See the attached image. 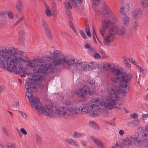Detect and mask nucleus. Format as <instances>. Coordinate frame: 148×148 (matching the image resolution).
<instances>
[{
    "instance_id": "obj_39",
    "label": "nucleus",
    "mask_w": 148,
    "mask_h": 148,
    "mask_svg": "<svg viewBox=\"0 0 148 148\" xmlns=\"http://www.w3.org/2000/svg\"><path fill=\"white\" fill-rule=\"evenodd\" d=\"M79 33L83 38L86 39L87 38V37L85 35L84 32L83 30H80Z\"/></svg>"
},
{
    "instance_id": "obj_6",
    "label": "nucleus",
    "mask_w": 148,
    "mask_h": 148,
    "mask_svg": "<svg viewBox=\"0 0 148 148\" xmlns=\"http://www.w3.org/2000/svg\"><path fill=\"white\" fill-rule=\"evenodd\" d=\"M50 53L51 54V56H47V57L52 60V62L54 65H52L54 68V65H59L63 64L65 65L67 60L65 57L62 56V55L61 51L55 50L53 52H51Z\"/></svg>"
},
{
    "instance_id": "obj_38",
    "label": "nucleus",
    "mask_w": 148,
    "mask_h": 148,
    "mask_svg": "<svg viewBox=\"0 0 148 148\" xmlns=\"http://www.w3.org/2000/svg\"><path fill=\"white\" fill-rule=\"evenodd\" d=\"M122 7H123L124 9L126 11H128L130 9V5L128 4H124V5Z\"/></svg>"
},
{
    "instance_id": "obj_9",
    "label": "nucleus",
    "mask_w": 148,
    "mask_h": 148,
    "mask_svg": "<svg viewBox=\"0 0 148 148\" xmlns=\"http://www.w3.org/2000/svg\"><path fill=\"white\" fill-rule=\"evenodd\" d=\"M90 89L87 86H83L81 89L77 90L74 92L75 94L77 95L78 97L81 99L79 100L82 102L86 100L85 96L87 92H89Z\"/></svg>"
},
{
    "instance_id": "obj_33",
    "label": "nucleus",
    "mask_w": 148,
    "mask_h": 148,
    "mask_svg": "<svg viewBox=\"0 0 148 148\" xmlns=\"http://www.w3.org/2000/svg\"><path fill=\"white\" fill-rule=\"evenodd\" d=\"M122 145L120 141H117L116 142V145L114 147H112V148H121Z\"/></svg>"
},
{
    "instance_id": "obj_64",
    "label": "nucleus",
    "mask_w": 148,
    "mask_h": 148,
    "mask_svg": "<svg viewBox=\"0 0 148 148\" xmlns=\"http://www.w3.org/2000/svg\"><path fill=\"white\" fill-rule=\"evenodd\" d=\"M12 106L13 108L15 109H16L18 108L17 105L16 104H12Z\"/></svg>"
},
{
    "instance_id": "obj_63",
    "label": "nucleus",
    "mask_w": 148,
    "mask_h": 148,
    "mask_svg": "<svg viewBox=\"0 0 148 148\" xmlns=\"http://www.w3.org/2000/svg\"><path fill=\"white\" fill-rule=\"evenodd\" d=\"M138 135H137L136 136H135V135H134L133 137H130L133 140L137 139L138 138Z\"/></svg>"
},
{
    "instance_id": "obj_24",
    "label": "nucleus",
    "mask_w": 148,
    "mask_h": 148,
    "mask_svg": "<svg viewBox=\"0 0 148 148\" xmlns=\"http://www.w3.org/2000/svg\"><path fill=\"white\" fill-rule=\"evenodd\" d=\"M140 4L141 6L144 8L148 7V0H140Z\"/></svg>"
},
{
    "instance_id": "obj_31",
    "label": "nucleus",
    "mask_w": 148,
    "mask_h": 148,
    "mask_svg": "<svg viewBox=\"0 0 148 148\" xmlns=\"http://www.w3.org/2000/svg\"><path fill=\"white\" fill-rule=\"evenodd\" d=\"M16 145L13 143H8L5 145V147L6 148H15Z\"/></svg>"
},
{
    "instance_id": "obj_46",
    "label": "nucleus",
    "mask_w": 148,
    "mask_h": 148,
    "mask_svg": "<svg viewBox=\"0 0 148 148\" xmlns=\"http://www.w3.org/2000/svg\"><path fill=\"white\" fill-rule=\"evenodd\" d=\"M105 29V28H104V27H103L102 28H101L100 29L99 31H100V33L101 34V35L102 36H103L104 33L105 32V29Z\"/></svg>"
},
{
    "instance_id": "obj_62",
    "label": "nucleus",
    "mask_w": 148,
    "mask_h": 148,
    "mask_svg": "<svg viewBox=\"0 0 148 148\" xmlns=\"http://www.w3.org/2000/svg\"><path fill=\"white\" fill-rule=\"evenodd\" d=\"M119 134L121 136H123L124 134V131L122 130H121L119 132Z\"/></svg>"
},
{
    "instance_id": "obj_60",
    "label": "nucleus",
    "mask_w": 148,
    "mask_h": 148,
    "mask_svg": "<svg viewBox=\"0 0 148 148\" xmlns=\"http://www.w3.org/2000/svg\"><path fill=\"white\" fill-rule=\"evenodd\" d=\"M5 13L4 12H0V16L2 17L4 20L5 19Z\"/></svg>"
},
{
    "instance_id": "obj_16",
    "label": "nucleus",
    "mask_w": 148,
    "mask_h": 148,
    "mask_svg": "<svg viewBox=\"0 0 148 148\" xmlns=\"http://www.w3.org/2000/svg\"><path fill=\"white\" fill-rule=\"evenodd\" d=\"M90 139L93 141L99 147L101 148H105L104 146V144L98 138H96L94 136H91Z\"/></svg>"
},
{
    "instance_id": "obj_14",
    "label": "nucleus",
    "mask_w": 148,
    "mask_h": 148,
    "mask_svg": "<svg viewBox=\"0 0 148 148\" xmlns=\"http://www.w3.org/2000/svg\"><path fill=\"white\" fill-rule=\"evenodd\" d=\"M110 32V30L109 29L108 34L104 38L103 43L104 45L110 46L111 42L112 41L114 36Z\"/></svg>"
},
{
    "instance_id": "obj_28",
    "label": "nucleus",
    "mask_w": 148,
    "mask_h": 148,
    "mask_svg": "<svg viewBox=\"0 0 148 148\" xmlns=\"http://www.w3.org/2000/svg\"><path fill=\"white\" fill-rule=\"evenodd\" d=\"M94 102L95 103H98V104L100 106H102L103 105L105 106V104L106 103H104L102 101V100H100L99 98L96 99L95 100Z\"/></svg>"
},
{
    "instance_id": "obj_36",
    "label": "nucleus",
    "mask_w": 148,
    "mask_h": 148,
    "mask_svg": "<svg viewBox=\"0 0 148 148\" xmlns=\"http://www.w3.org/2000/svg\"><path fill=\"white\" fill-rule=\"evenodd\" d=\"M47 35V36L50 39L52 38V36L51 32L49 30V29L45 31Z\"/></svg>"
},
{
    "instance_id": "obj_10",
    "label": "nucleus",
    "mask_w": 148,
    "mask_h": 148,
    "mask_svg": "<svg viewBox=\"0 0 148 148\" xmlns=\"http://www.w3.org/2000/svg\"><path fill=\"white\" fill-rule=\"evenodd\" d=\"M109 29L114 36L116 34L118 35H124L126 32L125 28L123 26H119L114 25L111 26Z\"/></svg>"
},
{
    "instance_id": "obj_13",
    "label": "nucleus",
    "mask_w": 148,
    "mask_h": 148,
    "mask_svg": "<svg viewBox=\"0 0 148 148\" xmlns=\"http://www.w3.org/2000/svg\"><path fill=\"white\" fill-rule=\"evenodd\" d=\"M103 6L101 11L96 9L95 7H93L94 10L96 14H102L104 16L106 15V16H108L110 13L111 10L106 3H103Z\"/></svg>"
},
{
    "instance_id": "obj_44",
    "label": "nucleus",
    "mask_w": 148,
    "mask_h": 148,
    "mask_svg": "<svg viewBox=\"0 0 148 148\" xmlns=\"http://www.w3.org/2000/svg\"><path fill=\"white\" fill-rule=\"evenodd\" d=\"M140 122L138 119L134 120L133 121L132 123L134 124L135 126H137L139 124Z\"/></svg>"
},
{
    "instance_id": "obj_35",
    "label": "nucleus",
    "mask_w": 148,
    "mask_h": 148,
    "mask_svg": "<svg viewBox=\"0 0 148 148\" xmlns=\"http://www.w3.org/2000/svg\"><path fill=\"white\" fill-rule=\"evenodd\" d=\"M24 16H23L18 19L16 22L14 26L17 25L19 24L24 19Z\"/></svg>"
},
{
    "instance_id": "obj_11",
    "label": "nucleus",
    "mask_w": 148,
    "mask_h": 148,
    "mask_svg": "<svg viewBox=\"0 0 148 148\" xmlns=\"http://www.w3.org/2000/svg\"><path fill=\"white\" fill-rule=\"evenodd\" d=\"M111 72L115 75V76L111 77V81L113 82L119 83L120 86L121 82L120 75L121 73L120 71L116 69L114 66H112L110 68Z\"/></svg>"
},
{
    "instance_id": "obj_19",
    "label": "nucleus",
    "mask_w": 148,
    "mask_h": 148,
    "mask_svg": "<svg viewBox=\"0 0 148 148\" xmlns=\"http://www.w3.org/2000/svg\"><path fill=\"white\" fill-rule=\"evenodd\" d=\"M113 23V22L110 21L109 19H106L103 22V27L105 28V29H107L108 28L109 26H110L111 25H112ZM112 25L111 26H113Z\"/></svg>"
},
{
    "instance_id": "obj_29",
    "label": "nucleus",
    "mask_w": 148,
    "mask_h": 148,
    "mask_svg": "<svg viewBox=\"0 0 148 148\" xmlns=\"http://www.w3.org/2000/svg\"><path fill=\"white\" fill-rule=\"evenodd\" d=\"M91 108V110L94 111H97L99 109V106L96 104L92 105Z\"/></svg>"
},
{
    "instance_id": "obj_40",
    "label": "nucleus",
    "mask_w": 148,
    "mask_h": 148,
    "mask_svg": "<svg viewBox=\"0 0 148 148\" xmlns=\"http://www.w3.org/2000/svg\"><path fill=\"white\" fill-rule=\"evenodd\" d=\"M4 134L6 136H8V131L5 127H3L1 128Z\"/></svg>"
},
{
    "instance_id": "obj_4",
    "label": "nucleus",
    "mask_w": 148,
    "mask_h": 148,
    "mask_svg": "<svg viewBox=\"0 0 148 148\" xmlns=\"http://www.w3.org/2000/svg\"><path fill=\"white\" fill-rule=\"evenodd\" d=\"M46 70L49 72L51 73H53L55 72L54 67L52 64H48L44 66L43 64L41 65H36V69L33 70V73L32 74V79L33 82L36 83L38 82H40L43 79V76L42 73L45 72Z\"/></svg>"
},
{
    "instance_id": "obj_49",
    "label": "nucleus",
    "mask_w": 148,
    "mask_h": 148,
    "mask_svg": "<svg viewBox=\"0 0 148 148\" xmlns=\"http://www.w3.org/2000/svg\"><path fill=\"white\" fill-rule=\"evenodd\" d=\"M20 130L21 132L23 134L25 135H26L27 134V133L24 128H21L20 129Z\"/></svg>"
},
{
    "instance_id": "obj_59",
    "label": "nucleus",
    "mask_w": 148,
    "mask_h": 148,
    "mask_svg": "<svg viewBox=\"0 0 148 148\" xmlns=\"http://www.w3.org/2000/svg\"><path fill=\"white\" fill-rule=\"evenodd\" d=\"M136 67L140 69L141 72H143L144 70L140 66H139L138 65H136Z\"/></svg>"
},
{
    "instance_id": "obj_25",
    "label": "nucleus",
    "mask_w": 148,
    "mask_h": 148,
    "mask_svg": "<svg viewBox=\"0 0 148 148\" xmlns=\"http://www.w3.org/2000/svg\"><path fill=\"white\" fill-rule=\"evenodd\" d=\"M64 5L65 8L67 10H70L72 9L70 3L68 1L66 0L65 1L64 3Z\"/></svg>"
},
{
    "instance_id": "obj_22",
    "label": "nucleus",
    "mask_w": 148,
    "mask_h": 148,
    "mask_svg": "<svg viewBox=\"0 0 148 148\" xmlns=\"http://www.w3.org/2000/svg\"><path fill=\"white\" fill-rule=\"evenodd\" d=\"M24 32L23 30H20L18 33L19 40L21 42H23L24 40Z\"/></svg>"
},
{
    "instance_id": "obj_50",
    "label": "nucleus",
    "mask_w": 148,
    "mask_h": 148,
    "mask_svg": "<svg viewBox=\"0 0 148 148\" xmlns=\"http://www.w3.org/2000/svg\"><path fill=\"white\" fill-rule=\"evenodd\" d=\"M72 20V19L71 20H70L71 21H69L68 22V23H69V24L70 27L72 29H74V27L73 26V23L71 21Z\"/></svg>"
},
{
    "instance_id": "obj_51",
    "label": "nucleus",
    "mask_w": 148,
    "mask_h": 148,
    "mask_svg": "<svg viewBox=\"0 0 148 148\" xmlns=\"http://www.w3.org/2000/svg\"><path fill=\"white\" fill-rule=\"evenodd\" d=\"M110 67L111 65L109 64L106 63L103 66V68L106 69V68H107V69H110Z\"/></svg>"
},
{
    "instance_id": "obj_5",
    "label": "nucleus",
    "mask_w": 148,
    "mask_h": 148,
    "mask_svg": "<svg viewBox=\"0 0 148 148\" xmlns=\"http://www.w3.org/2000/svg\"><path fill=\"white\" fill-rule=\"evenodd\" d=\"M107 90L109 94L106 99V103L105 105V108L109 110H111L114 108L116 110H120L121 108L120 107L114 106L115 104V101L119 99V93L118 90L110 88H107Z\"/></svg>"
},
{
    "instance_id": "obj_58",
    "label": "nucleus",
    "mask_w": 148,
    "mask_h": 148,
    "mask_svg": "<svg viewBox=\"0 0 148 148\" xmlns=\"http://www.w3.org/2000/svg\"><path fill=\"white\" fill-rule=\"evenodd\" d=\"M131 58H126L124 60L123 62H127L129 63L130 62Z\"/></svg>"
},
{
    "instance_id": "obj_32",
    "label": "nucleus",
    "mask_w": 148,
    "mask_h": 148,
    "mask_svg": "<svg viewBox=\"0 0 148 148\" xmlns=\"http://www.w3.org/2000/svg\"><path fill=\"white\" fill-rule=\"evenodd\" d=\"M91 1L93 5V7H94V5H98L101 3V0H91Z\"/></svg>"
},
{
    "instance_id": "obj_56",
    "label": "nucleus",
    "mask_w": 148,
    "mask_h": 148,
    "mask_svg": "<svg viewBox=\"0 0 148 148\" xmlns=\"http://www.w3.org/2000/svg\"><path fill=\"white\" fill-rule=\"evenodd\" d=\"M133 64L134 65H136L137 63L135 60L134 59L131 58L130 62Z\"/></svg>"
},
{
    "instance_id": "obj_61",
    "label": "nucleus",
    "mask_w": 148,
    "mask_h": 148,
    "mask_svg": "<svg viewBox=\"0 0 148 148\" xmlns=\"http://www.w3.org/2000/svg\"><path fill=\"white\" fill-rule=\"evenodd\" d=\"M124 64L125 65V66L128 68H130L131 66L129 64V63L127 62H123Z\"/></svg>"
},
{
    "instance_id": "obj_43",
    "label": "nucleus",
    "mask_w": 148,
    "mask_h": 148,
    "mask_svg": "<svg viewBox=\"0 0 148 148\" xmlns=\"http://www.w3.org/2000/svg\"><path fill=\"white\" fill-rule=\"evenodd\" d=\"M69 10H67L66 12V13L67 14L70 20H71L72 19L71 13Z\"/></svg>"
},
{
    "instance_id": "obj_17",
    "label": "nucleus",
    "mask_w": 148,
    "mask_h": 148,
    "mask_svg": "<svg viewBox=\"0 0 148 148\" xmlns=\"http://www.w3.org/2000/svg\"><path fill=\"white\" fill-rule=\"evenodd\" d=\"M15 7L19 14L22 13L24 9L23 2L21 1H17L16 3Z\"/></svg>"
},
{
    "instance_id": "obj_23",
    "label": "nucleus",
    "mask_w": 148,
    "mask_h": 148,
    "mask_svg": "<svg viewBox=\"0 0 148 148\" xmlns=\"http://www.w3.org/2000/svg\"><path fill=\"white\" fill-rule=\"evenodd\" d=\"M40 19L41 21L42 26L43 27L45 30V31L49 29L48 25L45 22V20L42 18H40Z\"/></svg>"
},
{
    "instance_id": "obj_52",
    "label": "nucleus",
    "mask_w": 148,
    "mask_h": 148,
    "mask_svg": "<svg viewBox=\"0 0 148 148\" xmlns=\"http://www.w3.org/2000/svg\"><path fill=\"white\" fill-rule=\"evenodd\" d=\"M93 56L96 59H98L101 57L100 56L98 53H95L94 54Z\"/></svg>"
},
{
    "instance_id": "obj_27",
    "label": "nucleus",
    "mask_w": 148,
    "mask_h": 148,
    "mask_svg": "<svg viewBox=\"0 0 148 148\" xmlns=\"http://www.w3.org/2000/svg\"><path fill=\"white\" fill-rule=\"evenodd\" d=\"M44 5L46 8L45 13L46 15L48 16H50L51 14V12L49 10V7L45 3H44Z\"/></svg>"
},
{
    "instance_id": "obj_48",
    "label": "nucleus",
    "mask_w": 148,
    "mask_h": 148,
    "mask_svg": "<svg viewBox=\"0 0 148 148\" xmlns=\"http://www.w3.org/2000/svg\"><path fill=\"white\" fill-rule=\"evenodd\" d=\"M52 8L54 12H55L57 8L56 4L55 3H53L52 5Z\"/></svg>"
},
{
    "instance_id": "obj_53",
    "label": "nucleus",
    "mask_w": 148,
    "mask_h": 148,
    "mask_svg": "<svg viewBox=\"0 0 148 148\" xmlns=\"http://www.w3.org/2000/svg\"><path fill=\"white\" fill-rule=\"evenodd\" d=\"M143 120L145 121L148 118V114H143L142 115Z\"/></svg>"
},
{
    "instance_id": "obj_18",
    "label": "nucleus",
    "mask_w": 148,
    "mask_h": 148,
    "mask_svg": "<svg viewBox=\"0 0 148 148\" xmlns=\"http://www.w3.org/2000/svg\"><path fill=\"white\" fill-rule=\"evenodd\" d=\"M65 141L70 145H74L76 147L79 146L78 143L75 140L72 138H66L65 139Z\"/></svg>"
},
{
    "instance_id": "obj_55",
    "label": "nucleus",
    "mask_w": 148,
    "mask_h": 148,
    "mask_svg": "<svg viewBox=\"0 0 148 148\" xmlns=\"http://www.w3.org/2000/svg\"><path fill=\"white\" fill-rule=\"evenodd\" d=\"M85 32L86 33L87 32H89L90 31L89 26L88 25H87L86 27L85 28Z\"/></svg>"
},
{
    "instance_id": "obj_3",
    "label": "nucleus",
    "mask_w": 148,
    "mask_h": 148,
    "mask_svg": "<svg viewBox=\"0 0 148 148\" xmlns=\"http://www.w3.org/2000/svg\"><path fill=\"white\" fill-rule=\"evenodd\" d=\"M88 109L89 106L86 105H82L79 107L78 108V112L77 111L76 107L73 105L60 106L56 108L55 109L53 108V114L49 117H51L55 116L56 117L61 116L66 119L75 118L79 112L89 113Z\"/></svg>"
},
{
    "instance_id": "obj_21",
    "label": "nucleus",
    "mask_w": 148,
    "mask_h": 148,
    "mask_svg": "<svg viewBox=\"0 0 148 148\" xmlns=\"http://www.w3.org/2000/svg\"><path fill=\"white\" fill-rule=\"evenodd\" d=\"M132 143V140L129 138H126L124 139L123 141V144L125 146H130Z\"/></svg>"
},
{
    "instance_id": "obj_45",
    "label": "nucleus",
    "mask_w": 148,
    "mask_h": 148,
    "mask_svg": "<svg viewBox=\"0 0 148 148\" xmlns=\"http://www.w3.org/2000/svg\"><path fill=\"white\" fill-rule=\"evenodd\" d=\"M93 27V32L92 33V35H93V38L94 40V41H96V39H95V36L96 37L97 39L98 40H99V39H98L97 36H96V33L95 32V29H94Z\"/></svg>"
},
{
    "instance_id": "obj_1",
    "label": "nucleus",
    "mask_w": 148,
    "mask_h": 148,
    "mask_svg": "<svg viewBox=\"0 0 148 148\" xmlns=\"http://www.w3.org/2000/svg\"><path fill=\"white\" fill-rule=\"evenodd\" d=\"M18 51L14 48H0V67L10 72L13 71L16 74H22L20 76L24 77L29 73L26 69H23L20 64L23 62H28V60L21 55L18 56Z\"/></svg>"
},
{
    "instance_id": "obj_57",
    "label": "nucleus",
    "mask_w": 148,
    "mask_h": 148,
    "mask_svg": "<svg viewBox=\"0 0 148 148\" xmlns=\"http://www.w3.org/2000/svg\"><path fill=\"white\" fill-rule=\"evenodd\" d=\"M38 86L39 88L42 89L44 87L43 84L42 83H40L38 84Z\"/></svg>"
},
{
    "instance_id": "obj_47",
    "label": "nucleus",
    "mask_w": 148,
    "mask_h": 148,
    "mask_svg": "<svg viewBox=\"0 0 148 148\" xmlns=\"http://www.w3.org/2000/svg\"><path fill=\"white\" fill-rule=\"evenodd\" d=\"M8 17L10 19H12L13 17V15L12 12L11 11L9 12L8 13Z\"/></svg>"
},
{
    "instance_id": "obj_20",
    "label": "nucleus",
    "mask_w": 148,
    "mask_h": 148,
    "mask_svg": "<svg viewBox=\"0 0 148 148\" xmlns=\"http://www.w3.org/2000/svg\"><path fill=\"white\" fill-rule=\"evenodd\" d=\"M130 20V18L128 15L125 14L124 15L122 18V22L123 24L125 25H128L129 22Z\"/></svg>"
},
{
    "instance_id": "obj_7",
    "label": "nucleus",
    "mask_w": 148,
    "mask_h": 148,
    "mask_svg": "<svg viewBox=\"0 0 148 148\" xmlns=\"http://www.w3.org/2000/svg\"><path fill=\"white\" fill-rule=\"evenodd\" d=\"M68 67L72 66L76 70H79L82 69H85L87 66L84 63L79 61H75V59H68L65 65Z\"/></svg>"
},
{
    "instance_id": "obj_37",
    "label": "nucleus",
    "mask_w": 148,
    "mask_h": 148,
    "mask_svg": "<svg viewBox=\"0 0 148 148\" xmlns=\"http://www.w3.org/2000/svg\"><path fill=\"white\" fill-rule=\"evenodd\" d=\"M125 10L124 9V8H123V7L121 6L119 10V12L122 15H124L126 14L125 13Z\"/></svg>"
},
{
    "instance_id": "obj_12",
    "label": "nucleus",
    "mask_w": 148,
    "mask_h": 148,
    "mask_svg": "<svg viewBox=\"0 0 148 148\" xmlns=\"http://www.w3.org/2000/svg\"><path fill=\"white\" fill-rule=\"evenodd\" d=\"M38 62L40 63H43L45 62V61L42 58H40L39 59L36 58L32 60L29 61L28 62L26 65L27 67H31L32 69H36V65H41V64H37ZM49 64H50L49 63ZM44 66H45L47 64H44Z\"/></svg>"
},
{
    "instance_id": "obj_26",
    "label": "nucleus",
    "mask_w": 148,
    "mask_h": 148,
    "mask_svg": "<svg viewBox=\"0 0 148 148\" xmlns=\"http://www.w3.org/2000/svg\"><path fill=\"white\" fill-rule=\"evenodd\" d=\"M84 136L83 133H79L77 132H75L73 134V137L75 138H80Z\"/></svg>"
},
{
    "instance_id": "obj_34",
    "label": "nucleus",
    "mask_w": 148,
    "mask_h": 148,
    "mask_svg": "<svg viewBox=\"0 0 148 148\" xmlns=\"http://www.w3.org/2000/svg\"><path fill=\"white\" fill-rule=\"evenodd\" d=\"M88 83L91 85H92L94 84L95 82L94 80L92 79L91 78H89L87 80Z\"/></svg>"
},
{
    "instance_id": "obj_54",
    "label": "nucleus",
    "mask_w": 148,
    "mask_h": 148,
    "mask_svg": "<svg viewBox=\"0 0 148 148\" xmlns=\"http://www.w3.org/2000/svg\"><path fill=\"white\" fill-rule=\"evenodd\" d=\"M138 116V114L136 113H134L130 115V117L134 119H136Z\"/></svg>"
},
{
    "instance_id": "obj_41",
    "label": "nucleus",
    "mask_w": 148,
    "mask_h": 148,
    "mask_svg": "<svg viewBox=\"0 0 148 148\" xmlns=\"http://www.w3.org/2000/svg\"><path fill=\"white\" fill-rule=\"evenodd\" d=\"M90 123L91 124L93 128L95 129H96L97 128V125L94 121H90Z\"/></svg>"
},
{
    "instance_id": "obj_2",
    "label": "nucleus",
    "mask_w": 148,
    "mask_h": 148,
    "mask_svg": "<svg viewBox=\"0 0 148 148\" xmlns=\"http://www.w3.org/2000/svg\"><path fill=\"white\" fill-rule=\"evenodd\" d=\"M36 83L30 79L26 82L25 88L27 90L26 94L27 98L31 102L32 106L38 110L39 114H43L48 116H51L53 114V108L50 105L43 106L39 99L33 96L32 92H36L37 90L36 87Z\"/></svg>"
},
{
    "instance_id": "obj_8",
    "label": "nucleus",
    "mask_w": 148,
    "mask_h": 148,
    "mask_svg": "<svg viewBox=\"0 0 148 148\" xmlns=\"http://www.w3.org/2000/svg\"><path fill=\"white\" fill-rule=\"evenodd\" d=\"M120 75L121 82L120 83V86L122 88H125L127 89L128 83L132 78V75L131 74L121 72Z\"/></svg>"
},
{
    "instance_id": "obj_42",
    "label": "nucleus",
    "mask_w": 148,
    "mask_h": 148,
    "mask_svg": "<svg viewBox=\"0 0 148 148\" xmlns=\"http://www.w3.org/2000/svg\"><path fill=\"white\" fill-rule=\"evenodd\" d=\"M71 1L72 5L73 8H75L77 7V5L75 0H71Z\"/></svg>"
},
{
    "instance_id": "obj_30",
    "label": "nucleus",
    "mask_w": 148,
    "mask_h": 148,
    "mask_svg": "<svg viewBox=\"0 0 148 148\" xmlns=\"http://www.w3.org/2000/svg\"><path fill=\"white\" fill-rule=\"evenodd\" d=\"M132 24L134 28L136 29H137L139 25L138 21L137 20L133 22Z\"/></svg>"
},
{
    "instance_id": "obj_15",
    "label": "nucleus",
    "mask_w": 148,
    "mask_h": 148,
    "mask_svg": "<svg viewBox=\"0 0 148 148\" xmlns=\"http://www.w3.org/2000/svg\"><path fill=\"white\" fill-rule=\"evenodd\" d=\"M142 13V10L139 9H134L131 12L132 17L133 18L136 19H138L140 18Z\"/></svg>"
}]
</instances>
